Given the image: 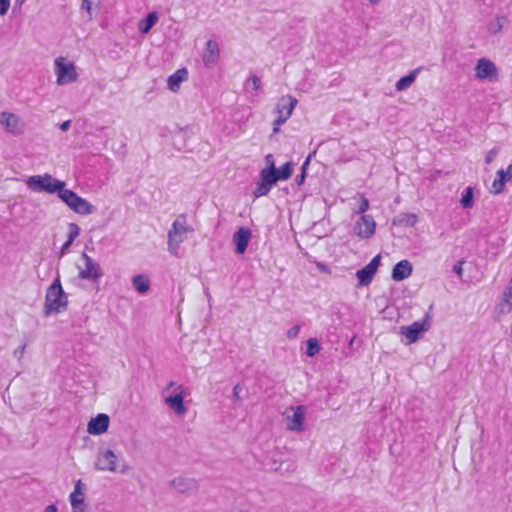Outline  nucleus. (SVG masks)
Returning a JSON list of instances; mask_svg holds the SVG:
<instances>
[{"mask_svg": "<svg viewBox=\"0 0 512 512\" xmlns=\"http://www.w3.org/2000/svg\"><path fill=\"white\" fill-rule=\"evenodd\" d=\"M292 171V163L288 162L283 167L276 168L273 157L268 155L266 157V166L260 172V182L254 192L255 197L267 195L271 187L276 184L278 180L288 179Z\"/></svg>", "mask_w": 512, "mask_h": 512, "instance_id": "1", "label": "nucleus"}, {"mask_svg": "<svg viewBox=\"0 0 512 512\" xmlns=\"http://www.w3.org/2000/svg\"><path fill=\"white\" fill-rule=\"evenodd\" d=\"M67 307L68 296L57 277L46 290L43 311L46 316H50L64 312Z\"/></svg>", "mask_w": 512, "mask_h": 512, "instance_id": "2", "label": "nucleus"}, {"mask_svg": "<svg viewBox=\"0 0 512 512\" xmlns=\"http://www.w3.org/2000/svg\"><path fill=\"white\" fill-rule=\"evenodd\" d=\"M53 72L58 86H67L79 80L77 65L67 56H57L53 60Z\"/></svg>", "mask_w": 512, "mask_h": 512, "instance_id": "3", "label": "nucleus"}, {"mask_svg": "<svg viewBox=\"0 0 512 512\" xmlns=\"http://www.w3.org/2000/svg\"><path fill=\"white\" fill-rule=\"evenodd\" d=\"M25 184L29 190L34 193H57L66 186V183L54 178L52 175L45 173L42 175H32L25 179Z\"/></svg>", "mask_w": 512, "mask_h": 512, "instance_id": "4", "label": "nucleus"}, {"mask_svg": "<svg viewBox=\"0 0 512 512\" xmlns=\"http://www.w3.org/2000/svg\"><path fill=\"white\" fill-rule=\"evenodd\" d=\"M474 79L478 82L495 83L499 80L500 71L496 62L488 57L476 60L473 67Z\"/></svg>", "mask_w": 512, "mask_h": 512, "instance_id": "5", "label": "nucleus"}, {"mask_svg": "<svg viewBox=\"0 0 512 512\" xmlns=\"http://www.w3.org/2000/svg\"><path fill=\"white\" fill-rule=\"evenodd\" d=\"M58 197L75 213L90 215L95 211V207L91 203L65 187L60 191Z\"/></svg>", "mask_w": 512, "mask_h": 512, "instance_id": "6", "label": "nucleus"}, {"mask_svg": "<svg viewBox=\"0 0 512 512\" xmlns=\"http://www.w3.org/2000/svg\"><path fill=\"white\" fill-rule=\"evenodd\" d=\"M58 197L75 213L90 215L95 211V207L91 203L65 187L60 191Z\"/></svg>", "mask_w": 512, "mask_h": 512, "instance_id": "7", "label": "nucleus"}, {"mask_svg": "<svg viewBox=\"0 0 512 512\" xmlns=\"http://www.w3.org/2000/svg\"><path fill=\"white\" fill-rule=\"evenodd\" d=\"M0 126L12 136L23 135L26 130L24 120L18 114L9 111L0 112Z\"/></svg>", "mask_w": 512, "mask_h": 512, "instance_id": "8", "label": "nucleus"}, {"mask_svg": "<svg viewBox=\"0 0 512 512\" xmlns=\"http://www.w3.org/2000/svg\"><path fill=\"white\" fill-rule=\"evenodd\" d=\"M512 181V162L502 165L496 172L490 185L492 195H501L506 185Z\"/></svg>", "mask_w": 512, "mask_h": 512, "instance_id": "9", "label": "nucleus"}, {"mask_svg": "<svg viewBox=\"0 0 512 512\" xmlns=\"http://www.w3.org/2000/svg\"><path fill=\"white\" fill-rule=\"evenodd\" d=\"M86 485L78 479L74 482V489L69 495V502L72 512H85L86 503Z\"/></svg>", "mask_w": 512, "mask_h": 512, "instance_id": "10", "label": "nucleus"}, {"mask_svg": "<svg viewBox=\"0 0 512 512\" xmlns=\"http://www.w3.org/2000/svg\"><path fill=\"white\" fill-rule=\"evenodd\" d=\"M381 264V256H375L365 267L356 272L357 286L367 287L373 281Z\"/></svg>", "mask_w": 512, "mask_h": 512, "instance_id": "11", "label": "nucleus"}, {"mask_svg": "<svg viewBox=\"0 0 512 512\" xmlns=\"http://www.w3.org/2000/svg\"><path fill=\"white\" fill-rule=\"evenodd\" d=\"M286 416V428L291 432H302L304 430L305 407L292 406L288 409Z\"/></svg>", "mask_w": 512, "mask_h": 512, "instance_id": "12", "label": "nucleus"}, {"mask_svg": "<svg viewBox=\"0 0 512 512\" xmlns=\"http://www.w3.org/2000/svg\"><path fill=\"white\" fill-rule=\"evenodd\" d=\"M190 232V227L184 221H175L168 232V247L175 252L180 243L183 242V236Z\"/></svg>", "mask_w": 512, "mask_h": 512, "instance_id": "13", "label": "nucleus"}, {"mask_svg": "<svg viewBox=\"0 0 512 512\" xmlns=\"http://www.w3.org/2000/svg\"><path fill=\"white\" fill-rule=\"evenodd\" d=\"M354 234L360 239L371 238L376 231V222L371 215H362L354 225Z\"/></svg>", "mask_w": 512, "mask_h": 512, "instance_id": "14", "label": "nucleus"}, {"mask_svg": "<svg viewBox=\"0 0 512 512\" xmlns=\"http://www.w3.org/2000/svg\"><path fill=\"white\" fill-rule=\"evenodd\" d=\"M79 276L82 279L96 280L101 276V269L87 254L81 257Z\"/></svg>", "mask_w": 512, "mask_h": 512, "instance_id": "15", "label": "nucleus"}, {"mask_svg": "<svg viewBox=\"0 0 512 512\" xmlns=\"http://www.w3.org/2000/svg\"><path fill=\"white\" fill-rule=\"evenodd\" d=\"M95 468L100 471L115 472L117 468V457L111 450H102L99 452Z\"/></svg>", "mask_w": 512, "mask_h": 512, "instance_id": "16", "label": "nucleus"}, {"mask_svg": "<svg viewBox=\"0 0 512 512\" xmlns=\"http://www.w3.org/2000/svg\"><path fill=\"white\" fill-rule=\"evenodd\" d=\"M109 422V416L107 414L100 413L89 420L87 424V432L90 435H101L107 431Z\"/></svg>", "mask_w": 512, "mask_h": 512, "instance_id": "17", "label": "nucleus"}, {"mask_svg": "<svg viewBox=\"0 0 512 512\" xmlns=\"http://www.w3.org/2000/svg\"><path fill=\"white\" fill-rule=\"evenodd\" d=\"M427 329H428L427 321H423L421 323L415 322L410 326L402 327L401 333L405 336V338L407 339V342L409 344H411V343H414L418 339L420 333L426 331Z\"/></svg>", "mask_w": 512, "mask_h": 512, "instance_id": "18", "label": "nucleus"}, {"mask_svg": "<svg viewBox=\"0 0 512 512\" xmlns=\"http://www.w3.org/2000/svg\"><path fill=\"white\" fill-rule=\"evenodd\" d=\"M413 266L408 260H401L392 270V279L395 281H402L411 276Z\"/></svg>", "mask_w": 512, "mask_h": 512, "instance_id": "19", "label": "nucleus"}, {"mask_svg": "<svg viewBox=\"0 0 512 512\" xmlns=\"http://www.w3.org/2000/svg\"><path fill=\"white\" fill-rule=\"evenodd\" d=\"M183 399V392L179 391L166 397L165 402L176 415L181 416L186 412Z\"/></svg>", "mask_w": 512, "mask_h": 512, "instance_id": "20", "label": "nucleus"}, {"mask_svg": "<svg viewBox=\"0 0 512 512\" xmlns=\"http://www.w3.org/2000/svg\"><path fill=\"white\" fill-rule=\"evenodd\" d=\"M187 74V70L183 68L177 70L172 75H170L167 79L168 89L174 93L178 92L181 87V84L186 80Z\"/></svg>", "mask_w": 512, "mask_h": 512, "instance_id": "21", "label": "nucleus"}, {"mask_svg": "<svg viewBox=\"0 0 512 512\" xmlns=\"http://www.w3.org/2000/svg\"><path fill=\"white\" fill-rule=\"evenodd\" d=\"M219 46L216 42L209 41L206 44L203 60L206 65H214L219 59Z\"/></svg>", "mask_w": 512, "mask_h": 512, "instance_id": "22", "label": "nucleus"}, {"mask_svg": "<svg viewBox=\"0 0 512 512\" xmlns=\"http://www.w3.org/2000/svg\"><path fill=\"white\" fill-rule=\"evenodd\" d=\"M250 238H251L250 230L245 229V228L239 229V231L234 236L237 253L243 254L245 252Z\"/></svg>", "mask_w": 512, "mask_h": 512, "instance_id": "23", "label": "nucleus"}, {"mask_svg": "<svg viewBox=\"0 0 512 512\" xmlns=\"http://www.w3.org/2000/svg\"><path fill=\"white\" fill-rule=\"evenodd\" d=\"M100 4L101 0H82L81 10L87 14L89 20H92L99 11Z\"/></svg>", "mask_w": 512, "mask_h": 512, "instance_id": "24", "label": "nucleus"}, {"mask_svg": "<svg viewBox=\"0 0 512 512\" xmlns=\"http://www.w3.org/2000/svg\"><path fill=\"white\" fill-rule=\"evenodd\" d=\"M157 19L158 17L156 13L148 14L147 17L139 23L138 29L141 33L147 34L151 27L156 23Z\"/></svg>", "mask_w": 512, "mask_h": 512, "instance_id": "25", "label": "nucleus"}, {"mask_svg": "<svg viewBox=\"0 0 512 512\" xmlns=\"http://www.w3.org/2000/svg\"><path fill=\"white\" fill-rule=\"evenodd\" d=\"M133 285L140 293H145L149 290L150 281L147 277L138 275L133 278Z\"/></svg>", "mask_w": 512, "mask_h": 512, "instance_id": "26", "label": "nucleus"}, {"mask_svg": "<svg viewBox=\"0 0 512 512\" xmlns=\"http://www.w3.org/2000/svg\"><path fill=\"white\" fill-rule=\"evenodd\" d=\"M461 204L464 208H470L473 205V190L467 188L465 194L461 198Z\"/></svg>", "mask_w": 512, "mask_h": 512, "instance_id": "27", "label": "nucleus"}, {"mask_svg": "<svg viewBox=\"0 0 512 512\" xmlns=\"http://www.w3.org/2000/svg\"><path fill=\"white\" fill-rule=\"evenodd\" d=\"M413 81H414L413 75L403 77L397 82L396 88L398 91H403V90L407 89L413 83Z\"/></svg>", "mask_w": 512, "mask_h": 512, "instance_id": "28", "label": "nucleus"}, {"mask_svg": "<svg viewBox=\"0 0 512 512\" xmlns=\"http://www.w3.org/2000/svg\"><path fill=\"white\" fill-rule=\"evenodd\" d=\"M319 350H320L319 344L315 339H309L307 341L306 353L309 357H313L314 355H316L319 352Z\"/></svg>", "mask_w": 512, "mask_h": 512, "instance_id": "29", "label": "nucleus"}, {"mask_svg": "<svg viewBox=\"0 0 512 512\" xmlns=\"http://www.w3.org/2000/svg\"><path fill=\"white\" fill-rule=\"evenodd\" d=\"M402 222L408 227H415L418 223V216L414 213H406L403 215Z\"/></svg>", "mask_w": 512, "mask_h": 512, "instance_id": "30", "label": "nucleus"}, {"mask_svg": "<svg viewBox=\"0 0 512 512\" xmlns=\"http://www.w3.org/2000/svg\"><path fill=\"white\" fill-rule=\"evenodd\" d=\"M80 233V228L75 223H70L68 226V237L70 240H75L76 237H78Z\"/></svg>", "mask_w": 512, "mask_h": 512, "instance_id": "31", "label": "nucleus"}, {"mask_svg": "<svg viewBox=\"0 0 512 512\" xmlns=\"http://www.w3.org/2000/svg\"><path fill=\"white\" fill-rule=\"evenodd\" d=\"M11 0H0V16H5L10 8Z\"/></svg>", "mask_w": 512, "mask_h": 512, "instance_id": "32", "label": "nucleus"}, {"mask_svg": "<svg viewBox=\"0 0 512 512\" xmlns=\"http://www.w3.org/2000/svg\"><path fill=\"white\" fill-rule=\"evenodd\" d=\"M25 349H26L25 344L17 347L13 352L14 357L17 358L18 360L22 359V357L24 356V353H25Z\"/></svg>", "mask_w": 512, "mask_h": 512, "instance_id": "33", "label": "nucleus"}, {"mask_svg": "<svg viewBox=\"0 0 512 512\" xmlns=\"http://www.w3.org/2000/svg\"><path fill=\"white\" fill-rule=\"evenodd\" d=\"M73 241L74 240H70V238L68 237L67 241L62 246V249H61L62 254L65 253L70 248Z\"/></svg>", "mask_w": 512, "mask_h": 512, "instance_id": "34", "label": "nucleus"}, {"mask_svg": "<svg viewBox=\"0 0 512 512\" xmlns=\"http://www.w3.org/2000/svg\"><path fill=\"white\" fill-rule=\"evenodd\" d=\"M309 161H310V157L306 160V162L303 165V168H302L303 171L301 172L300 183H302L305 179L306 167L309 164Z\"/></svg>", "mask_w": 512, "mask_h": 512, "instance_id": "35", "label": "nucleus"}, {"mask_svg": "<svg viewBox=\"0 0 512 512\" xmlns=\"http://www.w3.org/2000/svg\"><path fill=\"white\" fill-rule=\"evenodd\" d=\"M250 82L255 90H257L260 87V80L257 77H252L250 79Z\"/></svg>", "mask_w": 512, "mask_h": 512, "instance_id": "36", "label": "nucleus"}, {"mask_svg": "<svg viewBox=\"0 0 512 512\" xmlns=\"http://www.w3.org/2000/svg\"><path fill=\"white\" fill-rule=\"evenodd\" d=\"M368 201L367 200H363L360 207H359V210L358 212L359 213H364L367 209H368Z\"/></svg>", "mask_w": 512, "mask_h": 512, "instance_id": "37", "label": "nucleus"}, {"mask_svg": "<svg viewBox=\"0 0 512 512\" xmlns=\"http://www.w3.org/2000/svg\"><path fill=\"white\" fill-rule=\"evenodd\" d=\"M71 126V121L70 120H67V121H64L61 125H60V129L62 131H67Z\"/></svg>", "mask_w": 512, "mask_h": 512, "instance_id": "38", "label": "nucleus"}, {"mask_svg": "<svg viewBox=\"0 0 512 512\" xmlns=\"http://www.w3.org/2000/svg\"><path fill=\"white\" fill-rule=\"evenodd\" d=\"M44 512H58V509L55 505H48L45 509H44Z\"/></svg>", "mask_w": 512, "mask_h": 512, "instance_id": "39", "label": "nucleus"}, {"mask_svg": "<svg viewBox=\"0 0 512 512\" xmlns=\"http://www.w3.org/2000/svg\"><path fill=\"white\" fill-rule=\"evenodd\" d=\"M372 5H377L381 2V0H367Z\"/></svg>", "mask_w": 512, "mask_h": 512, "instance_id": "40", "label": "nucleus"}, {"mask_svg": "<svg viewBox=\"0 0 512 512\" xmlns=\"http://www.w3.org/2000/svg\"><path fill=\"white\" fill-rule=\"evenodd\" d=\"M295 102H296V101L294 100V101H292V102L290 103V107H289L288 115H290V114H291V111H292V109H293V107H294V105H295Z\"/></svg>", "mask_w": 512, "mask_h": 512, "instance_id": "41", "label": "nucleus"}, {"mask_svg": "<svg viewBox=\"0 0 512 512\" xmlns=\"http://www.w3.org/2000/svg\"><path fill=\"white\" fill-rule=\"evenodd\" d=\"M455 272H456L458 275H460V274H461V272H462V268H461V266H457V267H455Z\"/></svg>", "mask_w": 512, "mask_h": 512, "instance_id": "42", "label": "nucleus"}, {"mask_svg": "<svg viewBox=\"0 0 512 512\" xmlns=\"http://www.w3.org/2000/svg\"><path fill=\"white\" fill-rule=\"evenodd\" d=\"M24 1H25V0H21V1H20V4H22Z\"/></svg>", "mask_w": 512, "mask_h": 512, "instance_id": "43", "label": "nucleus"}]
</instances>
